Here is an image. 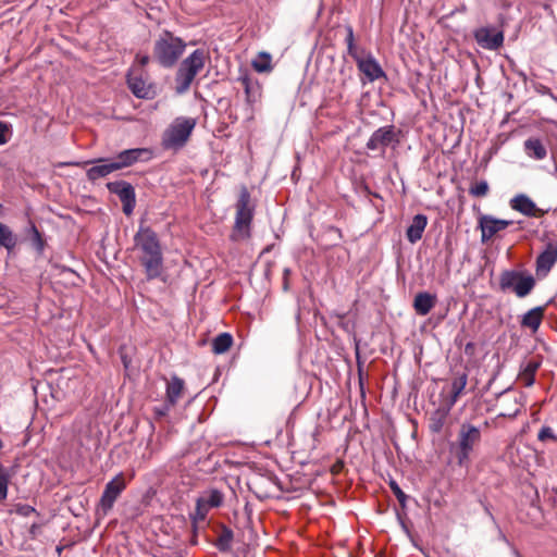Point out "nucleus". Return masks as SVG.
<instances>
[{
	"instance_id": "1",
	"label": "nucleus",
	"mask_w": 557,
	"mask_h": 557,
	"mask_svg": "<svg viewBox=\"0 0 557 557\" xmlns=\"http://www.w3.org/2000/svg\"><path fill=\"white\" fill-rule=\"evenodd\" d=\"M135 245L141 252V263L149 280L160 276L162 272V251L157 234L149 227H140L135 235Z\"/></svg>"
},
{
	"instance_id": "2",
	"label": "nucleus",
	"mask_w": 557,
	"mask_h": 557,
	"mask_svg": "<svg viewBox=\"0 0 557 557\" xmlns=\"http://www.w3.org/2000/svg\"><path fill=\"white\" fill-rule=\"evenodd\" d=\"M186 49V42L164 30L154 41L153 58L163 67L170 69L176 64Z\"/></svg>"
},
{
	"instance_id": "3",
	"label": "nucleus",
	"mask_w": 557,
	"mask_h": 557,
	"mask_svg": "<svg viewBox=\"0 0 557 557\" xmlns=\"http://www.w3.org/2000/svg\"><path fill=\"white\" fill-rule=\"evenodd\" d=\"M235 209V223L231 237L233 240H244L250 237V226L255 214V205L251 202L246 187L240 189Z\"/></svg>"
},
{
	"instance_id": "4",
	"label": "nucleus",
	"mask_w": 557,
	"mask_h": 557,
	"mask_svg": "<svg viewBox=\"0 0 557 557\" xmlns=\"http://www.w3.org/2000/svg\"><path fill=\"white\" fill-rule=\"evenodd\" d=\"M208 54L203 49H196L182 61L175 75V88L178 94L187 91L199 72L205 67Z\"/></svg>"
},
{
	"instance_id": "5",
	"label": "nucleus",
	"mask_w": 557,
	"mask_h": 557,
	"mask_svg": "<svg viewBox=\"0 0 557 557\" xmlns=\"http://www.w3.org/2000/svg\"><path fill=\"white\" fill-rule=\"evenodd\" d=\"M196 120L193 117H176L164 131L161 145L166 150H178L188 141L194 128Z\"/></svg>"
},
{
	"instance_id": "6",
	"label": "nucleus",
	"mask_w": 557,
	"mask_h": 557,
	"mask_svg": "<svg viewBox=\"0 0 557 557\" xmlns=\"http://www.w3.org/2000/svg\"><path fill=\"white\" fill-rule=\"evenodd\" d=\"M224 502V495L218 488H207L202 491L196 499L195 511L190 513L194 529L203 524L210 510L219 508Z\"/></svg>"
},
{
	"instance_id": "7",
	"label": "nucleus",
	"mask_w": 557,
	"mask_h": 557,
	"mask_svg": "<svg viewBox=\"0 0 557 557\" xmlns=\"http://www.w3.org/2000/svg\"><path fill=\"white\" fill-rule=\"evenodd\" d=\"M480 440L481 432L476 426L468 423L461 425L458 434L457 453L458 463L460 466H463L469 461L470 454Z\"/></svg>"
},
{
	"instance_id": "8",
	"label": "nucleus",
	"mask_w": 557,
	"mask_h": 557,
	"mask_svg": "<svg viewBox=\"0 0 557 557\" xmlns=\"http://www.w3.org/2000/svg\"><path fill=\"white\" fill-rule=\"evenodd\" d=\"M499 285L502 289H511L518 297H525L531 293L535 281L531 275H522L516 271H505L500 275Z\"/></svg>"
},
{
	"instance_id": "9",
	"label": "nucleus",
	"mask_w": 557,
	"mask_h": 557,
	"mask_svg": "<svg viewBox=\"0 0 557 557\" xmlns=\"http://www.w3.org/2000/svg\"><path fill=\"white\" fill-rule=\"evenodd\" d=\"M125 487L126 483L123 473L116 474L111 481H109L99 500L97 513L106 516L113 508L114 503Z\"/></svg>"
},
{
	"instance_id": "10",
	"label": "nucleus",
	"mask_w": 557,
	"mask_h": 557,
	"mask_svg": "<svg viewBox=\"0 0 557 557\" xmlns=\"http://www.w3.org/2000/svg\"><path fill=\"white\" fill-rule=\"evenodd\" d=\"M512 221L496 219L488 214H481L479 218V227L481 230V240L485 243L497 233L507 228Z\"/></svg>"
},
{
	"instance_id": "11",
	"label": "nucleus",
	"mask_w": 557,
	"mask_h": 557,
	"mask_svg": "<svg viewBox=\"0 0 557 557\" xmlns=\"http://www.w3.org/2000/svg\"><path fill=\"white\" fill-rule=\"evenodd\" d=\"M152 158V152L148 148H134L121 151L113 161L116 171L131 166L138 161H148Z\"/></svg>"
},
{
	"instance_id": "12",
	"label": "nucleus",
	"mask_w": 557,
	"mask_h": 557,
	"mask_svg": "<svg viewBox=\"0 0 557 557\" xmlns=\"http://www.w3.org/2000/svg\"><path fill=\"white\" fill-rule=\"evenodd\" d=\"M510 208L521 214L530 218H541L547 213V210L541 209L525 194H518L509 201Z\"/></svg>"
},
{
	"instance_id": "13",
	"label": "nucleus",
	"mask_w": 557,
	"mask_h": 557,
	"mask_svg": "<svg viewBox=\"0 0 557 557\" xmlns=\"http://www.w3.org/2000/svg\"><path fill=\"white\" fill-rule=\"evenodd\" d=\"M127 85L137 98L149 99L154 94L152 85L135 69H132L127 75Z\"/></svg>"
},
{
	"instance_id": "14",
	"label": "nucleus",
	"mask_w": 557,
	"mask_h": 557,
	"mask_svg": "<svg viewBox=\"0 0 557 557\" xmlns=\"http://www.w3.org/2000/svg\"><path fill=\"white\" fill-rule=\"evenodd\" d=\"M473 35L479 46L487 50H497L504 44L503 32H495L490 27L478 28Z\"/></svg>"
},
{
	"instance_id": "15",
	"label": "nucleus",
	"mask_w": 557,
	"mask_h": 557,
	"mask_svg": "<svg viewBox=\"0 0 557 557\" xmlns=\"http://www.w3.org/2000/svg\"><path fill=\"white\" fill-rule=\"evenodd\" d=\"M356 63L358 70L368 78L369 82H374L385 76L382 66L370 52H367L362 58L357 60Z\"/></svg>"
},
{
	"instance_id": "16",
	"label": "nucleus",
	"mask_w": 557,
	"mask_h": 557,
	"mask_svg": "<svg viewBox=\"0 0 557 557\" xmlns=\"http://www.w3.org/2000/svg\"><path fill=\"white\" fill-rule=\"evenodd\" d=\"M396 140L394 126H384L376 129L367 143L369 150H384L393 141Z\"/></svg>"
},
{
	"instance_id": "17",
	"label": "nucleus",
	"mask_w": 557,
	"mask_h": 557,
	"mask_svg": "<svg viewBox=\"0 0 557 557\" xmlns=\"http://www.w3.org/2000/svg\"><path fill=\"white\" fill-rule=\"evenodd\" d=\"M557 262V243L549 242L544 251L536 259V272L546 275Z\"/></svg>"
},
{
	"instance_id": "18",
	"label": "nucleus",
	"mask_w": 557,
	"mask_h": 557,
	"mask_svg": "<svg viewBox=\"0 0 557 557\" xmlns=\"http://www.w3.org/2000/svg\"><path fill=\"white\" fill-rule=\"evenodd\" d=\"M116 171V166L112 160L99 159L97 164L92 165L87 170V177L89 181H97L101 177H106L112 172Z\"/></svg>"
},
{
	"instance_id": "19",
	"label": "nucleus",
	"mask_w": 557,
	"mask_h": 557,
	"mask_svg": "<svg viewBox=\"0 0 557 557\" xmlns=\"http://www.w3.org/2000/svg\"><path fill=\"white\" fill-rule=\"evenodd\" d=\"M428 225V218L424 214L413 216L411 224L407 228V239L414 244L422 238L423 232Z\"/></svg>"
},
{
	"instance_id": "20",
	"label": "nucleus",
	"mask_w": 557,
	"mask_h": 557,
	"mask_svg": "<svg viewBox=\"0 0 557 557\" xmlns=\"http://www.w3.org/2000/svg\"><path fill=\"white\" fill-rule=\"evenodd\" d=\"M436 296L430 293H418L413 300V308L419 315H426L435 306Z\"/></svg>"
},
{
	"instance_id": "21",
	"label": "nucleus",
	"mask_w": 557,
	"mask_h": 557,
	"mask_svg": "<svg viewBox=\"0 0 557 557\" xmlns=\"http://www.w3.org/2000/svg\"><path fill=\"white\" fill-rule=\"evenodd\" d=\"M523 147L525 154L533 160H543L547 156L546 147L539 138H528Z\"/></svg>"
},
{
	"instance_id": "22",
	"label": "nucleus",
	"mask_w": 557,
	"mask_h": 557,
	"mask_svg": "<svg viewBox=\"0 0 557 557\" xmlns=\"http://www.w3.org/2000/svg\"><path fill=\"white\" fill-rule=\"evenodd\" d=\"M184 391V381L178 376H172L166 381V403L175 406Z\"/></svg>"
},
{
	"instance_id": "23",
	"label": "nucleus",
	"mask_w": 557,
	"mask_h": 557,
	"mask_svg": "<svg viewBox=\"0 0 557 557\" xmlns=\"http://www.w3.org/2000/svg\"><path fill=\"white\" fill-rule=\"evenodd\" d=\"M17 243L18 237L13 230L9 225L0 222V247L11 253L17 246Z\"/></svg>"
},
{
	"instance_id": "24",
	"label": "nucleus",
	"mask_w": 557,
	"mask_h": 557,
	"mask_svg": "<svg viewBox=\"0 0 557 557\" xmlns=\"http://www.w3.org/2000/svg\"><path fill=\"white\" fill-rule=\"evenodd\" d=\"M541 366L540 361L529 360L519 373V380L525 387H531L535 382V374Z\"/></svg>"
},
{
	"instance_id": "25",
	"label": "nucleus",
	"mask_w": 557,
	"mask_h": 557,
	"mask_svg": "<svg viewBox=\"0 0 557 557\" xmlns=\"http://www.w3.org/2000/svg\"><path fill=\"white\" fill-rule=\"evenodd\" d=\"M543 320V309L541 307L533 308L525 312L521 319V325L536 332Z\"/></svg>"
},
{
	"instance_id": "26",
	"label": "nucleus",
	"mask_w": 557,
	"mask_h": 557,
	"mask_svg": "<svg viewBox=\"0 0 557 557\" xmlns=\"http://www.w3.org/2000/svg\"><path fill=\"white\" fill-rule=\"evenodd\" d=\"M108 187L112 193L119 196L122 203L135 199V190L127 182L110 183Z\"/></svg>"
},
{
	"instance_id": "27",
	"label": "nucleus",
	"mask_w": 557,
	"mask_h": 557,
	"mask_svg": "<svg viewBox=\"0 0 557 557\" xmlns=\"http://www.w3.org/2000/svg\"><path fill=\"white\" fill-rule=\"evenodd\" d=\"M15 474L13 467H5L0 463V503H3L8 497L9 484Z\"/></svg>"
},
{
	"instance_id": "28",
	"label": "nucleus",
	"mask_w": 557,
	"mask_h": 557,
	"mask_svg": "<svg viewBox=\"0 0 557 557\" xmlns=\"http://www.w3.org/2000/svg\"><path fill=\"white\" fill-rule=\"evenodd\" d=\"M468 383V375L462 373H457L451 382V395H450V405H455L460 397V395L463 393L466 386Z\"/></svg>"
},
{
	"instance_id": "29",
	"label": "nucleus",
	"mask_w": 557,
	"mask_h": 557,
	"mask_svg": "<svg viewBox=\"0 0 557 557\" xmlns=\"http://www.w3.org/2000/svg\"><path fill=\"white\" fill-rule=\"evenodd\" d=\"M233 344V337L228 333H222L218 335L212 342V350L215 354L226 352Z\"/></svg>"
},
{
	"instance_id": "30",
	"label": "nucleus",
	"mask_w": 557,
	"mask_h": 557,
	"mask_svg": "<svg viewBox=\"0 0 557 557\" xmlns=\"http://www.w3.org/2000/svg\"><path fill=\"white\" fill-rule=\"evenodd\" d=\"M28 233L30 235L32 246L38 255H42L45 251L46 242L33 222L29 223Z\"/></svg>"
},
{
	"instance_id": "31",
	"label": "nucleus",
	"mask_w": 557,
	"mask_h": 557,
	"mask_svg": "<svg viewBox=\"0 0 557 557\" xmlns=\"http://www.w3.org/2000/svg\"><path fill=\"white\" fill-rule=\"evenodd\" d=\"M252 67L258 73H265L271 71V57L269 53L260 52L257 58L252 61Z\"/></svg>"
},
{
	"instance_id": "32",
	"label": "nucleus",
	"mask_w": 557,
	"mask_h": 557,
	"mask_svg": "<svg viewBox=\"0 0 557 557\" xmlns=\"http://www.w3.org/2000/svg\"><path fill=\"white\" fill-rule=\"evenodd\" d=\"M445 419H446L445 412L436 411L433 414V417L431 418L430 430L433 433H440L444 426Z\"/></svg>"
},
{
	"instance_id": "33",
	"label": "nucleus",
	"mask_w": 557,
	"mask_h": 557,
	"mask_svg": "<svg viewBox=\"0 0 557 557\" xmlns=\"http://www.w3.org/2000/svg\"><path fill=\"white\" fill-rule=\"evenodd\" d=\"M490 190V187H488V184L486 181H480V182H476L474 183L471 187H470V194L474 197H484L487 195Z\"/></svg>"
},
{
	"instance_id": "34",
	"label": "nucleus",
	"mask_w": 557,
	"mask_h": 557,
	"mask_svg": "<svg viewBox=\"0 0 557 557\" xmlns=\"http://www.w3.org/2000/svg\"><path fill=\"white\" fill-rule=\"evenodd\" d=\"M12 136L11 125L7 122L0 121V146L7 144Z\"/></svg>"
},
{
	"instance_id": "35",
	"label": "nucleus",
	"mask_w": 557,
	"mask_h": 557,
	"mask_svg": "<svg viewBox=\"0 0 557 557\" xmlns=\"http://www.w3.org/2000/svg\"><path fill=\"white\" fill-rule=\"evenodd\" d=\"M13 512L21 517H29L30 515L36 512V509L27 504H16L14 506Z\"/></svg>"
},
{
	"instance_id": "36",
	"label": "nucleus",
	"mask_w": 557,
	"mask_h": 557,
	"mask_svg": "<svg viewBox=\"0 0 557 557\" xmlns=\"http://www.w3.org/2000/svg\"><path fill=\"white\" fill-rule=\"evenodd\" d=\"M537 438L541 442H545L548 440H553V441L557 440L553 429L549 426H543L537 434Z\"/></svg>"
},
{
	"instance_id": "37",
	"label": "nucleus",
	"mask_w": 557,
	"mask_h": 557,
	"mask_svg": "<svg viewBox=\"0 0 557 557\" xmlns=\"http://www.w3.org/2000/svg\"><path fill=\"white\" fill-rule=\"evenodd\" d=\"M348 54L357 62L360 58H362L367 52L364 50L359 51L356 47L355 42L346 44Z\"/></svg>"
},
{
	"instance_id": "38",
	"label": "nucleus",
	"mask_w": 557,
	"mask_h": 557,
	"mask_svg": "<svg viewBox=\"0 0 557 557\" xmlns=\"http://www.w3.org/2000/svg\"><path fill=\"white\" fill-rule=\"evenodd\" d=\"M391 487H392V491L394 493V495L396 496V498L398 499V502L400 504H405L406 502V494L401 491V488L397 485L396 482H392L391 483Z\"/></svg>"
},
{
	"instance_id": "39",
	"label": "nucleus",
	"mask_w": 557,
	"mask_h": 557,
	"mask_svg": "<svg viewBox=\"0 0 557 557\" xmlns=\"http://www.w3.org/2000/svg\"><path fill=\"white\" fill-rule=\"evenodd\" d=\"M231 545V534H226L221 536L218 540L216 546L220 550H227Z\"/></svg>"
},
{
	"instance_id": "40",
	"label": "nucleus",
	"mask_w": 557,
	"mask_h": 557,
	"mask_svg": "<svg viewBox=\"0 0 557 557\" xmlns=\"http://www.w3.org/2000/svg\"><path fill=\"white\" fill-rule=\"evenodd\" d=\"M172 407H173V406H170V404H169V403H165L162 407H157V408H154V412H156V414H158V416H160V417H161V416H165V414L170 411V409H171Z\"/></svg>"
},
{
	"instance_id": "41",
	"label": "nucleus",
	"mask_w": 557,
	"mask_h": 557,
	"mask_svg": "<svg viewBox=\"0 0 557 557\" xmlns=\"http://www.w3.org/2000/svg\"><path fill=\"white\" fill-rule=\"evenodd\" d=\"M149 61H150V58L147 54H137L136 55V63L141 67L146 66L149 63Z\"/></svg>"
},
{
	"instance_id": "42",
	"label": "nucleus",
	"mask_w": 557,
	"mask_h": 557,
	"mask_svg": "<svg viewBox=\"0 0 557 557\" xmlns=\"http://www.w3.org/2000/svg\"><path fill=\"white\" fill-rule=\"evenodd\" d=\"M136 199L133 201L123 202V211L125 214L129 215L135 208Z\"/></svg>"
},
{
	"instance_id": "43",
	"label": "nucleus",
	"mask_w": 557,
	"mask_h": 557,
	"mask_svg": "<svg viewBox=\"0 0 557 557\" xmlns=\"http://www.w3.org/2000/svg\"><path fill=\"white\" fill-rule=\"evenodd\" d=\"M347 36H346V44L355 42L354 38V30L351 26L346 27Z\"/></svg>"
},
{
	"instance_id": "44",
	"label": "nucleus",
	"mask_w": 557,
	"mask_h": 557,
	"mask_svg": "<svg viewBox=\"0 0 557 557\" xmlns=\"http://www.w3.org/2000/svg\"><path fill=\"white\" fill-rule=\"evenodd\" d=\"M242 83L245 86L246 92H248L249 91V78L248 77H243L242 78Z\"/></svg>"
},
{
	"instance_id": "45",
	"label": "nucleus",
	"mask_w": 557,
	"mask_h": 557,
	"mask_svg": "<svg viewBox=\"0 0 557 557\" xmlns=\"http://www.w3.org/2000/svg\"><path fill=\"white\" fill-rule=\"evenodd\" d=\"M519 412V409H516L512 413H502L503 417H516Z\"/></svg>"
}]
</instances>
